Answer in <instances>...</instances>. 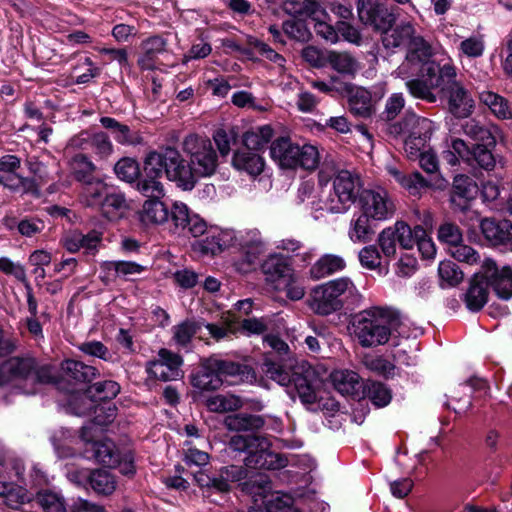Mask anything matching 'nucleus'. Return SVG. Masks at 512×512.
Masks as SVG:
<instances>
[{
    "label": "nucleus",
    "instance_id": "nucleus-10",
    "mask_svg": "<svg viewBox=\"0 0 512 512\" xmlns=\"http://www.w3.org/2000/svg\"><path fill=\"white\" fill-rule=\"evenodd\" d=\"M23 471V462L8 455L0 447V497H3L5 504L13 509L31 500V494L27 489L13 480L14 476L15 481L24 483Z\"/></svg>",
    "mask_w": 512,
    "mask_h": 512
},
{
    "label": "nucleus",
    "instance_id": "nucleus-46",
    "mask_svg": "<svg viewBox=\"0 0 512 512\" xmlns=\"http://www.w3.org/2000/svg\"><path fill=\"white\" fill-rule=\"evenodd\" d=\"M273 129L269 125L255 127L243 136L244 147L259 152L272 139Z\"/></svg>",
    "mask_w": 512,
    "mask_h": 512
},
{
    "label": "nucleus",
    "instance_id": "nucleus-55",
    "mask_svg": "<svg viewBox=\"0 0 512 512\" xmlns=\"http://www.w3.org/2000/svg\"><path fill=\"white\" fill-rule=\"evenodd\" d=\"M117 177L126 182H133L138 179L140 167L136 160L126 157L120 159L114 166Z\"/></svg>",
    "mask_w": 512,
    "mask_h": 512
},
{
    "label": "nucleus",
    "instance_id": "nucleus-35",
    "mask_svg": "<svg viewBox=\"0 0 512 512\" xmlns=\"http://www.w3.org/2000/svg\"><path fill=\"white\" fill-rule=\"evenodd\" d=\"M334 388L342 395H358L362 384L359 375L351 370H335L330 375Z\"/></svg>",
    "mask_w": 512,
    "mask_h": 512
},
{
    "label": "nucleus",
    "instance_id": "nucleus-7",
    "mask_svg": "<svg viewBox=\"0 0 512 512\" xmlns=\"http://www.w3.org/2000/svg\"><path fill=\"white\" fill-rule=\"evenodd\" d=\"M13 350V345L6 339L0 329V385L14 384L21 387L23 381H50L45 377V369L35 371V361L31 358H9L4 359Z\"/></svg>",
    "mask_w": 512,
    "mask_h": 512
},
{
    "label": "nucleus",
    "instance_id": "nucleus-34",
    "mask_svg": "<svg viewBox=\"0 0 512 512\" xmlns=\"http://www.w3.org/2000/svg\"><path fill=\"white\" fill-rule=\"evenodd\" d=\"M488 284L483 274H478L470 282L469 288L464 294V302L470 311H478L483 308L488 300Z\"/></svg>",
    "mask_w": 512,
    "mask_h": 512
},
{
    "label": "nucleus",
    "instance_id": "nucleus-32",
    "mask_svg": "<svg viewBox=\"0 0 512 512\" xmlns=\"http://www.w3.org/2000/svg\"><path fill=\"white\" fill-rule=\"evenodd\" d=\"M481 230L485 238L494 245L512 240V223L509 220L484 219L481 222Z\"/></svg>",
    "mask_w": 512,
    "mask_h": 512
},
{
    "label": "nucleus",
    "instance_id": "nucleus-12",
    "mask_svg": "<svg viewBox=\"0 0 512 512\" xmlns=\"http://www.w3.org/2000/svg\"><path fill=\"white\" fill-rule=\"evenodd\" d=\"M183 151L189 158L190 167L198 181L212 176L218 167V156L212 142L198 135H189L183 141Z\"/></svg>",
    "mask_w": 512,
    "mask_h": 512
},
{
    "label": "nucleus",
    "instance_id": "nucleus-36",
    "mask_svg": "<svg viewBox=\"0 0 512 512\" xmlns=\"http://www.w3.org/2000/svg\"><path fill=\"white\" fill-rule=\"evenodd\" d=\"M111 188L101 179L94 178L83 183L80 201L89 207H101Z\"/></svg>",
    "mask_w": 512,
    "mask_h": 512
},
{
    "label": "nucleus",
    "instance_id": "nucleus-31",
    "mask_svg": "<svg viewBox=\"0 0 512 512\" xmlns=\"http://www.w3.org/2000/svg\"><path fill=\"white\" fill-rule=\"evenodd\" d=\"M139 213L140 221L145 225H160L169 221V209L160 197L150 196Z\"/></svg>",
    "mask_w": 512,
    "mask_h": 512
},
{
    "label": "nucleus",
    "instance_id": "nucleus-33",
    "mask_svg": "<svg viewBox=\"0 0 512 512\" xmlns=\"http://www.w3.org/2000/svg\"><path fill=\"white\" fill-rule=\"evenodd\" d=\"M346 267L345 259L337 254L322 255L310 268V276L319 280L334 273L341 272Z\"/></svg>",
    "mask_w": 512,
    "mask_h": 512
},
{
    "label": "nucleus",
    "instance_id": "nucleus-26",
    "mask_svg": "<svg viewBox=\"0 0 512 512\" xmlns=\"http://www.w3.org/2000/svg\"><path fill=\"white\" fill-rule=\"evenodd\" d=\"M476 182L466 175H456L453 180V191L450 197L454 208L464 211L469 203L474 200L478 194Z\"/></svg>",
    "mask_w": 512,
    "mask_h": 512
},
{
    "label": "nucleus",
    "instance_id": "nucleus-40",
    "mask_svg": "<svg viewBox=\"0 0 512 512\" xmlns=\"http://www.w3.org/2000/svg\"><path fill=\"white\" fill-rule=\"evenodd\" d=\"M192 385L200 390H216L222 386L218 371L212 367V358L192 376Z\"/></svg>",
    "mask_w": 512,
    "mask_h": 512
},
{
    "label": "nucleus",
    "instance_id": "nucleus-1",
    "mask_svg": "<svg viewBox=\"0 0 512 512\" xmlns=\"http://www.w3.org/2000/svg\"><path fill=\"white\" fill-rule=\"evenodd\" d=\"M433 48L424 39H416L405 60L393 72L397 78L406 80L410 94L428 102H435V90L444 87L457 76L452 60L441 67L433 59Z\"/></svg>",
    "mask_w": 512,
    "mask_h": 512
},
{
    "label": "nucleus",
    "instance_id": "nucleus-60",
    "mask_svg": "<svg viewBox=\"0 0 512 512\" xmlns=\"http://www.w3.org/2000/svg\"><path fill=\"white\" fill-rule=\"evenodd\" d=\"M191 215L188 206L179 201L174 202L169 210V220H171L176 230L185 229L189 224Z\"/></svg>",
    "mask_w": 512,
    "mask_h": 512
},
{
    "label": "nucleus",
    "instance_id": "nucleus-41",
    "mask_svg": "<svg viewBox=\"0 0 512 512\" xmlns=\"http://www.w3.org/2000/svg\"><path fill=\"white\" fill-rule=\"evenodd\" d=\"M212 367L218 371L222 382L228 377H237L240 381L252 377L251 369L247 365H241L232 361L212 358Z\"/></svg>",
    "mask_w": 512,
    "mask_h": 512
},
{
    "label": "nucleus",
    "instance_id": "nucleus-45",
    "mask_svg": "<svg viewBox=\"0 0 512 512\" xmlns=\"http://www.w3.org/2000/svg\"><path fill=\"white\" fill-rule=\"evenodd\" d=\"M225 427L231 431H253L264 426V420L261 416L237 414L225 418Z\"/></svg>",
    "mask_w": 512,
    "mask_h": 512
},
{
    "label": "nucleus",
    "instance_id": "nucleus-25",
    "mask_svg": "<svg viewBox=\"0 0 512 512\" xmlns=\"http://www.w3.org/2000/svg\"><path fill=\"white\" fill-rule=\"evenodd\" d=\"M382 33V42L386 48H397L402 45H408L410 51L413 42L416 39H423L415 33L414 25L409 21H404L391 28V25L385 30H379Z\"/></svg>",
    "mask_w": 512,
    "mask_h": 512
},
{
    "label": "nucleus",
    "instance_id": "nucleus-64",
    "mask_svg": "<svg viewBox=\"0 0 512 512\" xmlns=\"http://www.w3.org/2000/svg\"><path fill=\"white\" fill-rule=\"evenodd\" d=\"M438 239L448 246V251L462 242V233L459 227L452 223H444L438 229Z\"/></svg>",
    "mask_w": 512,
    "mask_h": 512
},
{
    "label": "nucleus",
    "instance_id": "nucleus-13",
    "mask_svg": "<svg viewBox=\"0 0 512 512\" xmlns=\"http://www.w3.org/2000/svg\"><path fill=\"white\" fill-rule=\"evenodd\" d=\"M360 212L373 221H385L393 217L395 204L388 191L381 187L365 189L359 198Z\"/></svg>",
    "mask_w": 512,
    "mask_h": 512
},
{
    "label": "nucleus",
    "instance_id": "nucleus-9",
    "mask_svg": "<svg viewBox=\"0 0 512 512\" xmlns=\"http://www.w3.org/2000/svg\"><path fill=\"white\" fill-rule=\"evenodd\" d=\"M97 410L105 412V417L100 414L96 415L93 423L83 426L81 430V440L85 444L84 454L88 459H95L97 462L105 465H113L118 461L115 445L111 440L104 439L96 441L97 427H103L111 423L116 416V407L109 406L107 408H97Z\"/></svg>",
    "mask_w": 512,
    "mask_h": 512
},
{
    "label": "nucleus",
    "instance_id": "nucleus-27",
    "mask_svg": "<svg viewBox=\"0 0 512 512\" xmlns=\"http://www.w3.org/2000/svg\"><path fill=\"white\" fill-rule=\"evenodd\" d=\"M146 270V267L132 261H105L101 264L102 280L108 282L115 278L132 280Z\"/></svg>",
    "mask_w": 512,
    "mask_h": 512
},
{
    "label": "nucleus",
    "instance_id": "nucleus-16",
    "mask_svg": "<svg viewBox=\"0 0 512 512\" xmlns=\"http://www.w3.org/2000/svg\"><path fill=\"white\" fill-rule=\"evenodd\" d=\"M20 167V160L14 155H5L0 158V184L12 191L22 194H34L38 184L35 180L24 178L16 171Z\"/></svg>",
    "mask_w": 512,
    "mask_h": 512
},
{
    "label": "nucleus",
    "instance_id": "nucleus-18",
    "mask_svg": "<svg viewBox=\"0 0 512 512\" xmlns=\"http://www.w3.org/2000/svg\"><path fill=\"white\" fill-rule=\"evenodd\" d=\"M481 273L495 294L503 300L512 297V269L509 266L498 268L495 261L485 259L481 265Z\"/></svg>",
    "mask_w": 512,
    "mask_h": 512
},
{
    "label": "nucleus",
    "instance_id": "nucleus-48",
    "mask_svg": "<svg viewBox=\"0 0 512 512\" xmlns=\"http://www.w3.org/2000/svg\"><path fill=\"white\" fill-rule=\"evenodd\" d=\"M327 64L340 74L353 75L359 69L357 60L347 52L329 50Z\"/></svg>",
    "mask_w": 512,
    "mask_h": 512
},
{
    "label": "nucleus",
    "instance_id": "nucleus-14",
    "mask_svg": "<svg viewBox=\"0 0 512 512\" xmlns=\"http://www.w3.org/2000/svg\"><path fill=\"white\" fill-rule=\"evenodd\" d=\"M120 391V386L117 382L108 380L104 382H98L88 390V394H83L74 399L73 411L77 415H84L94 408L96 415L100 414L105 417V412L97 410V408H104V406H95L96 400H108L117 396ZM110 405H108L109 407ZM107 408V406H106Z\"/></svg>",
    "mask_w": 512,
    "mask_h": 512
},
{
    "label": "nucleus",
    "instance_id": "nucleus-22",
    "mask_svg": "<svg viewBox=\"0 0 512 512\" xmlns=\"http://www.w3.org/2000/svg\"><path fill=\"white\" fill-rule=\"evenodd\" d=\"M357 13L360 21L375 30H385L392 25V14L384 9L379 0H357Z\"/></svg>",
    "mask_w": 512,
    "mask_h": 512
},
{
    "label": "nucleus",
    "instance_id": "nucleus-37",
    "mask_svg": "<svg viewBox=\"0 0 512 512\" xmlns=\"http://www.w3.org/2000/svg\"><path fill=\"white\" fill-rule=\"evenodd\" d=\"M167 39L163 36L154 35L145 39L141 44L142 55L138 59V64L143 69H152L154 59L166 51Z\"/></svg>",
    "mask_w": 512,
    "mask_h": 512
},
{
    "label": "nucleus",
    "instance_id": "nucleus-53",
    "mask_svg": "<svg viewBox=\"0 0 512 512\" xmlns=\"http://www.w3.org/2000/svg\"><path fill=\"white\" fill-rule=\"evenodd\" d=\"M207 408L212 412L224 413L241 407V400L231 394L215 395L206 401Z\"/></svg>",
    "mask_w": 512,
    "mask_h": 512
},
{
    "label": "nucleus",
    "instance_id": "nucleus-59",
    "mask_svg": "<svg viewBox=\"0 0 512 512\" xmlns=\"http://www.w3.org/2000/svg\"><path fill=\"white\" fill-rule=\"evenodd\" d=\"M485 50L483 36L472 35L459 44L460 54L469 58L481 57Z\"/></svg>",
    "mask_w": 512,
    "mask_h": 512
},
{
    "label": "nucleus",
    "instance_id": "nucleus-39",
    "mask_svg": "<svg viewBox=\"0 0 512 512\" xmlns=\"http://www.w3.org/2000/svg\"><path fill=\"white\" fill-rule=\"evenodd\" d=\"M387 170L395 181L413 196L419 195L424 188L429 186V183L419 172L406 175L393 166H389Z\"/></svg>",
    "mask_w": 512,
    "mask_h": 512
},
{
    "label": "nucleus",
    "instance_id": "nucleus-17",
    "mask_svg": "<svg viewBox=\"0 0 512 512\" xmlns=\"http://www.w3.org/2000/svg\"><path fill=\"white\" fill-rule=\"evenodd\" d=\"M182 364L183 360L180 355L162 348L158 352V358L147 363L146 371L155 379L164 382L173 381L182 376Z\"/></svg>",
    "mask_w": 512,
    "mask_h": 512
},
{
    "label": "nucleus",
    "instance_id": "nucleus-54",
    "mask_svg": "<svg viewBox=\"0 0 512 512\" xmlns=\"http://www.w3.org/2000/svg\"><path fill=\"white\" fill-rule=\"evenodd\" d=\"M438 274L442 287H453L458 285L463 280V272L454 262L450 260L440 262L438 267Z\"/></svg>",
    "mask_w": 512,
    "mask_h": 512
},
{
    "label": "nucleus",
    "instance_id": "nucleus-24",
    "mask_svg": "<svg viewBox=\"0 0 512 512\" xmlns=\"http://www.w3.org/2000/svg\"><path fill=\"white\" fill-rule=\"evenodd\" d=\"M102 241V234L92 230L87 234L74 230L67 232L61 239V244L70 253L83 250L86 254H95Z\"/></svg>",
    "mask_w": 512,
    "mask_h": 512
},
{
    "label": "nucleus",
    "instance_id": "nucleus-50",
    "mask_svg": "<svg viewBox=\"0 0 512 512\" xmlns=\"http://www.w3.org/2000/svg\"><path fill=\"white\" fill-rule=\"evenodd\" d=\"M36 501L44 512H66L65 499L57 491L50 489L38 491Z\"/></svg>",
    "mask_w": 512,
    "mask_h": 512
},
{
    "label": "nucleus",
    "instance_id": "nucleus-2",
    "mask_svg": "<svg viewBox=\"0 0 512 512\" xmlns=\"http://www.w3.org/2000/svg\"><path fill=\"white\" fill-rule=\"evenodd\" d=\"M163 174L182 190H192L197 180L181 153L172 147L152 151L144 159L143 176L138 182V190L145 196L162 197L165 194L161 182Z\"/></svg>",
    "mask_w": 512,
    "mask_h": 512
},
{
    "label": "nucleus",
    "instance_id": "nucleus-57",
    "mask_svg": "<svg viewBox=\"0 0 512 512\" xmlns=\"http://www.w3.org/2000/svg\"><path fill=\"white\" fill-rule=\"evenodd\" d=\"M72 169L76 179L82 183H86L94 179L92 173L95 171V165L83 154L74 156L72 161Z\"/></svg>",
    "mask_w": 512,
    "mask_h": 512
},
{
    "label": "nucleus",
    "instance_id": "nucleus-43",
    "mask_svg": "<svg viewBox=\"0 0 512 512\" xmlns=\"http://www.w3.org/2000/svg\"><path fill=\"white\" fill-rule=\"evenodd\" d=\"M392 227L399 245L404 249H411L417 243L419 237L425 236V229L419 225L414 229L403 221H397Z\"/></svg>",
    "mask_w": 512,
    "mask_h": 512
},
{
    "label": "nucleus",
    "instance_id": "nucleus-3",
    "mask_svg": "<svg viewBox=\"0 0 512 512\" xmlns=\"http://www.w3.org/2000/svg\"><path fill=\"white\" fill-rule=\"evenodd\" d=\"M399 319L389 310L371 307L355 314L350 322L351 334L362 347H375L387 343L398 330Z\"/></svg>",
    "mask_w": 512,
    "mask_h": 512
},
{
    "label": "nucleus",
    "instance_id": "nucleus-15",
    "mask_svg": "<svg viewBox=\"0 0 512 512\" xmlns=\"http://www.w3.org/2000/svg\"><path fill=\"white\" fill-rule=\"evenodd\" d=\"M236 241L239 242L244 259L235 262V267L240 273H248L254 268L260 256L266 251L267 242L257 229L241 232L239 236H237Z\"/></svg>",
    "mask_w": 512,
    "mask_h": 512
},
{
    "label": "nucleus",
    "instance_id": "nucleus-4",
    "mask_svg": "<svg viewBox=\"0 0 512 512\" xmlns=\"http://www.w3.org/2000/svg\"><path fill=\"white\" fill-rule=\"evenodd\" d=\"M263 371L267 377L274 380L281 386H287L294 382L297 393L301 401L305 404L320 403L324 399V382L316 370L311 366H301V373H291L281 364L266 359Z\"/></svg>",
    "mask_w": 512,
    "mask_h": 512
},
{
    "label": "nucleus",
    "instance_id": "nucleus-19",
    "mask_svg": "<svg viewBox=\"0 0 512 512\" xmlns=\"http://www.w3.org/2000/svg\"><path fill=\"white\" fill-rule=\"evenodd\" d=\"M236 238L234 230L210 227L205 237L196 241L192 248L194 252L203 256H214L232 246Z\"/></svg>",
    "mask_w": 512,
    "mask_h": 512
},
{
    "label": "nucleus",
    "instance_id": "nucleus-8",
    "mask_svg": "<svg viewBox=\"0 0 512 512\" xmlns=\"http://www.w3.org/2000/svg\"><path fill=\"white\" fill-rule=\"evenodd\" d=\"M242 486L243 491L254 499V506L249 512H299L290 496L271 491V482L266 474L252 475Z\"/></svg>",
    "mask_w": 512,
    "mask_h": 512
},
{
    "label": "nucleus",
    "instance_id": "nucleus-62",
    "mask_svg": "<svg viewBox=\"0 0 512 512\" xmlns=\"http://www.w3.org/2000/svg\"><path fill=\"white\" fill-rule=\"evenodd\" d=\"M100 123L103 127H105L106 129H110L112 131L113 137L117 142L121 144H127L132 142L128 126L119 123L111 117H102L100 119Z\"/></svg>",
    "mask_w": 512,
    "mask_h": 512
},
{
    "label": "nucleus",
    "instance_id": "nucleus-51",
    "mask_svg": "<svg viewBox=\"0 0 512 512\" xmlns=\"http://www.w3.org/2000/svg\"><path fill=\"white\" fill-rule=\"evenodd\" d=\"M290 14L306 15L314 22L318 19H328L327 12L320 6L316 0H298L294 1L292 7L287 8Z\"/></svg>",
    "mask_w": 512,
    "mask_h": 512
},
{
    "label": "nucleus",
    "instance_id": "nucleus-61",
    "mask_svg": "<svg viewBox=\"0 0 512 512\" xmlns=\"http://www.w3.org/2000/svg\"><path fill=\"white\" fill-rule=\"evenodd\" d=\"M198 326L193 321H184L172 328L173 340L178 346L186 347L196 334Z\"/></svg>",
    "mask_w": 512,
    "mask_h": 512
},
{
    "label": "nucleus",
    "instance_id": "nucleus-20",
    "mask_svg": "<svg viewBox=\"0 0 512 512\" xmlns=\"http://www.w3.org/2000/svg\"><path fill=\"white\" fill-rule=\"evenodd\" d=\"M246 477V470L241 466L231 465L223 467L217 477H210L203 471L194 475L195 482L202 488H213L219 492H227L231 484Z\"/></svg>",
    "mask_w": 512,
    "mask_h": 512
},
{
    "label": "nucleus",
    "instance_id": "nucleus-21",
    "mask_svg": "<svg viewBox=\"0 0 512 512\" xmlns=\"http://www.w3.org/2000/svg\"><path fill=\"white\" fill-rule=\"evenodd\" d=\"M261 271L266 284L274 291H281V282L285 278H290L294 269L282 254L274 252L264 259Z\"/></svg>",
    "mask_w": 512,
    "mask_h": 512
},
{
    "label": "nucleus",
    "instance_id": "nucleus-49",
    "mask_svg": "<svg viewBox=\"0 0 512 512\" xmlns=\"http://www.w3.org/2000/svg\"><path fill=\"white\" fill-rule=\"evenodd\" d=\"M100 209L109 219H115L128 210V204L123 194L111 189Z\"/></svg>",
    "mask_w": 512,
    "mask_h": 512
},
{
    "label": "nucleus",
    "instance_id": "nucleus-6",
    "mask_svg": "<svg viewBox=\"0 0 512 512\" xmlns=\"http://www.w3.org/2000/svg\"><path fill=\"white\" fill-rule=\"evenodd\" d=\"M229 446L235 451L246 452L245 466L251 469L277 470L287 465V458L269 450L267 438L256 435H234Z\"/></svg>",
    "mask_w": 512,
    "mask_h": 512
},
{
    "label": "nucleus",
    "instance_id": "nucleus-47",
    "mask_svg": "<svg viewBox=\"0 0 512 512\" xmlns=\"http://www.w3.org/2000/svg\"><path fill=\"white\" fill-rule=\"evenodd\" d=\"M88 486L97 494L110 495L115 491L117 481L110 471L98 469L91 473Z\"/></svg>",
    "mask_w": 512,
    "mask_h": 512
},
{
    "label": "nucleus",
    "instance_id": "nucleus-28",
    "mask_svg": "<svg viewBox=\"0 0 512 512\" xmlns=\"http://www.w3.org/2000/svg\"><path fill=\"white\" fill-rule=\"evenodd\" d=\"M299 145L291 142L286 137H281L272 142L270 147L271 158L281 167L285 169L297 168V153Z\"/></svg>",
    "mask_w": 512,
    "mask_h": 512
},
{
    "label": "nucleus",
    "instance_id": "nucleus-52",
    "mask_svg": "<svg viewBox=\"0 0 512 512\" xmlns=\"http://www.w3.org/2000/svg\"><path fill=\"white\" fill-rule=\"evenodd\" d=\"M349 106L352 113L361 117L371 114L372 104L369 91L364 88H356L351 91Z\"/></svg>",
    "mask_w": 512,
    "mask_h": 512
},
{
    "label": "nucleus",
    "instance_id": "nucleus-44",
    "mask_svg": "<svg viewBox=\"0 0 512 512\" xmlns=\"http://www.w3.org/2000/svg\"><path fill=\"white\" fill-rule=\"evenodd\" d=\"M479 100L499 119L512 118L508 101L492 91L479 92Z\"/></svg>",
    "mask_w": 512,
    "mask_h": 512
},
{
    "label": "nucleus",
    "instance_id": "nucleus-23",
    "mask_svg": "<svg viewBox=\"0 0 512 512\" xmlns=\"http://www.w3.org/2000/svg\"><path fill=\"white\" fill-rule=\"evenodd\" d=\"M446 90L449 111L457 118L469 117L474 109V100L456 78L447 82Z\"/></svg>",
    "mask_w": 512,
    "mask_h": 512
},
{
    "label": "nucleus",
    "instance_id": "nucleus-58",
    "mask_svg": "<svg viewBox=\"0 0 512 512\" xmlns=\"http://www.w3.org/2000/svg\"><path fill=\"white\" fill-rule=\"evenodd\" d=\"M319 160L320 157L317 147L311 144L299 146V151L296 157L297 168L300 167L306 170H313L318 166Z\"/></svg>",
    "mask_w": 512,
    "mask_h": 512
},
{
    "label": "nucleus",
    "instance_id": "nucleus-63",
    "mask_svg": "<svg viewBox=\"0 0 512 512\" xmlns=\"http://www.w3.org/2000/svg\"><path fill=\"white\" fill-rule=\"evenodd\" d=\"M283 33L290 39L305 42L310 39V31L307 26L299 20H287L283 23Z\"/></svg>",
    "mask_w": 512,
    "mask_h": 512
},
{
    "label": "nucleus",
    "instance_id": "nucleus-42",
    "mask_svg": "<svg viewBox=\"0 0 512 512\" xmlns=\"http://www.w3.org/2000/svg\"><path fill=\"white\" fill-rule=\"evenodd\" d=\"M63 374L77 382H90L96 375V368L76 360H65L61 364Z\"/></svg>",
    "mask_w": 512,
    "mask_h": 512
},
{
    "label": "nucleus",
    "instance_id": "nucleus-29",
    "mask_svg": "<svg viewBox=\"0 0 512 512\" xmlns=\"http://www.w3.org/2000/svg\"><path fill=\"white\" fill-rule=\"evenodd\" d=\"M232 164L235 169L254 177L263 172L265 161L259 152L244 147L235 152Z\"/></svg>",
    "mask_w": 512,
    "mask_h": 512
},
{
    "label": "nucleus",
    "instance_id": "nucleus-5",
    "mask_svg": "<svg viewBox=\"0 0 512 512\" xmlns=\"http://www.w3.org/2000/svg\"><path fill=\"white\" fill-rule=\"evenodd\" d=\"M360 297L355 284L348 277H340L317 285L310 293V308L317 314L329 315L340 310L345 301Z\"/></svg>",
    "mask_w": 512,
    "mask_h": 512
},
{
    "label": "nucleus",
    "instance_id": "nucleus-11",
    "mask_svg": "<svg viewBox=\"0 0 512 512\" xmlns=\"http://www.w3.org/2000/svg\"><path fill=\"white\" fill-rule=\"evenodd\" d=\"M434 130L433 122L427 118L411 114L405 117L401 125L391 127V133L407 134L404 151L410 160H417L429 148L428 140Z\"/></svg>",
    "mask_w": 512,
    "mask_h": 512
},
{
    "label": "nucleus",
    "instance_id": "nucleus-38",
    "mask_svg": "<svg viewBox=\"0 0 512 512\" xmlns=\"http://www.w3.org/2000/svg\"><path fill=\"white\" fill-rule=\"evenodd\" d=\"M373 220L362 212L354 214L348 228V237L353 243H366L374 234Z\"/></svg>",
    "mask_w": 512,
    "mask_h": 512
},
{
    "label": "nucleus",
    "instance_id": "nucleus-30",
    "mask_svg": "<svg viewBox=\"0 0 512 512\" xmlns=\"http://www.w3.org/2000/svg\"><path fill=\"white\" fill-rule=\"evenodd\" d=\"M360 187V180L356 175L349 171H340L333 180V188L336 190V196L339 203L349 202L351 205L356 200Z\"/></svg>",
    "mask_w": 512,
    "mask_h": 512
},
{
    "label": "nucleus",
    "instance_id": "nucleus-56",
    "mask_svg": "<svg viewBox=\"0 0 512 512\" xmlns=\"http://www.w3.org/2000/svg\"><path fill=\"white\" fill-rule=\"evenodd\" d=\"M366 395L368 399L379 408L388 405L392 399L390 389L380 382L368 384L366 387Z\"/></svg>",
    "mask_w": 512,
    "mask_h": 512
}]
</instances>
